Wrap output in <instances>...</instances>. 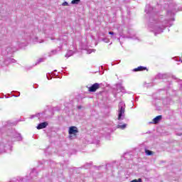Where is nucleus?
I'll return each mask as SVG.
<instances>
[{"instance_id":"1","label":"nucleus","mask_w":182,"mask_h":182,"mask_svg":"<svg viewBox=\"0 0 182 182\" xmlns=\"http://www.w3.org/2000/svg\"><path fill=\"white\" fill-rule=\"evenodd\" d=\"M118 107H119L118 120H120V119H122V116L124 114V112H125V107L123 102H119Z\"/></svg>"},{"instance_id":"2","label":"nucleus","mask_w":182,"mask_h":182,"mask_svg":"<svg viewBox=\"0 0 182 182\" xmlns=\"http://www.w3.org/2000/svg\"><path fill=\"white\" fill-rule=\"evenodd\" d=\"M100 89V84L95 82L88 88L89 92H95L97 90Z\"/></svg>"},{"instance_id":"3","label":"nucleus","mask_w":182,"mask_h":182,"mask_svg":"<svg viewBox=\"0 0 182 182\" xmlns=\"http://www.w3.org/2000/svg\"><path fill=\"white\" fill-rule=\"evenodd\" d=\"M77 133H79V131L77 130V127L75 126L70 127L68 130V134H73L74 136H76Z\"/></svg>"},{"instance_id":"4","label":"nucleus","mask_w":182,"mask_h":182,"mask_svg":"<svg viewBox=\"0 0 182 182\" xmlns=\"http://www.w3.org/2000/svg\"><path fill=\"white\" fill-rule=\"evenodd\" d=\"M47 126H48V122H44L40 123V124L37 126V129H38V130H41V129H45V128H46Z\"/></svg>"},{"instance_id":"5","label":"nucleus","mask_w":182,"mask_h":182,"mask_svg":"<svg viewBox=\"0 0 182 182\" xmlns=\"http://www.w3.org/2000/svg\"><path fill=\"white\" fill-rule=\"evenodd\" d=\"M143 70H147V68L144 66H139L134 69V72H143Z\"/></svg>"},{"instance_id":"6","label":"nucleus","mask_w":182,"mask_h":182,"mask_svg":"<svg viewBox=\"0 0 182 182\" xmlns=\"http://www.w3.org/2000/svg\"><path fill=\"white\" fill-rule=\"evenodd\" d=\"M160 122V115H158L156 117L154 118L152 122V124H157Z\"/></svg>"},{"instance_id":"7","label":"nucleus","mask_w":182,"mask_h":182,"mask_svg":"<svg viewBox=\"0 0 182 182\" xmlns=\"http://www.w3.org/2000/svg\"><path fill=\"white\" fill-rule=\"evenodd\" d=\"M127 127V124H123L122 125L118 124L117 126V129H121V130H124V129Z\"/></svg>"},{"instance_id":"8","label":"nucleus","mask_w":182,"mask_h":182,"mask_svg":"<svg viewBox=\"0 0 182 182\" xmlns=\"http://www.w3.org/2000/svg\"><path fill=\"white\" fill-rule=\"evenodd\" d=\"M145 153H146V156H153V154H154V152H153L152 151H150L149 149H145Z\"/></svg>"},{"instance_id":"9","label":"nucleus","mask_w":182,"mask_h":182,"mask_svg":"<svg viewBox=\"0 0 182 182\" xmlns=\"http://www.w3.org/2000/svg\"><path fill=\"white\" fill-rule=\"evenodd\" d=\"M79 2H80V0H73L71 1V4H73V5H75L79 4Z\"/></svg>"},{"instance_id":"10","label":"nucleus","mask_w":182,"mask_h":182,"mask_svg":"<svg viewBox=\"0 0 182 182\" xmlns=\"http://www.w3.org/2000/svg\"><path fill=\"white\" fill-rule=\"evenodd\" d=\"M68 5H69V4H68L66 1L63 3V6H68Z\"/></svg>"},{"instance_id":"11","label":"nucleus","mask_w":182,"mask_h":182,"mask_svg":"<svg viewBox=\"0 0 182 182\" xmlns=\"http://www.w3.org/2000/svg\"><path fill=\"white\" fill-rule=\"evenodd\" d=\"M109 35H114V33L113 31H109Z\"/></svg>"},{"instance_id":"12","label":"nucleus","mask_w":182,"mask_h":182,"mask_svg":"<svg viewBox=\"0 0 182 182\" xmlns=\"http://www.w3.org/2000/svg\"><path fill=\"white\" fill-rule=\"evenodd\" d=\"M78 109H82V107L81 106L78 107Z\"/></svg>"},{"instance_id":"13","label":"nucleus","mask_w":182,"mask_h":182,"mask_svg":"<svg viewBox=\"0 0 182 182\" xmlns=\"http://www.w3.org/2000/svg\"><path fill=\"white\" fill-rule=\"evenodd\" d=\"M160 119H161V115L160 116Z\"/></svg>"}]
</instances>
